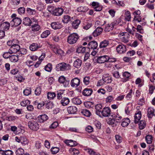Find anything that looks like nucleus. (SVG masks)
<instances>
[{"mask_svg":"<svg viewBox=\"0 0 155 155\" xmlns=\"http://www.w3.org/2000/svg\"><path fill=\"white\" fill-rule=\"evenodd\" d=\"M106 59L105 60H102L101 59H96V61L98 63H103L104 62L107 63L111 62H114L116 61V59Z\"/></svg>","mask_w":155,"mask_h":155,"instance_id":"obj_17","label":"nucleus"},{"mask_svg":"<svg viewBox=\"0 0 155 155\" xmlns=\"http://www.w3.org/2000/svg\"><path fill=\"white\" fill-rule=\"evenodd\" d=\"M113 22L115 25H119L120 26H122L124 24L123 21H122L121 18H118L117 20L114 21Z\"/></svg>","mask_w":155,"mask_h":155,"instance_id":"obj_41","label":"nucleus"},{"mask_svg":"<svg viewBox=\"0 0 155 155\" xmlns=\"http://www.w3.org/2000/svg\"><path fill=\"white\" fill-rule=\"evenodd\" d=\"M50 34L49 30H46L44 31L41 35V37L42 38H45L47 37Z\"/></svg>","mask_w":155,"mask_h":155,"instance_id":"obj_50","label":"nucleus"},{"mask_svg":"<svg viewBox=\"0 0 155 155\" xmlns=\"http://www.w3.org/2000/svg\"><path fill=\"white\" fill-rule=\"evenodd\" d=\"M80 22L81 21L79 19H76L72 23L73 27L74 29L77 28Z\"/></svg>","mask_w":155,"mask_h":155,"instance_id":"obj_40","label":"nucleus"},{"mask_svg":"<svg viewBox=\"0 0 155 155\" xmlns=\"http://www.w3.org/2000/svg\"><path fill=\"white\" fill-rule=\"evenodd\" d=\"M125 19L129 21L130 20L131 15L130 12L129 11H127L125 15Z\"/></svg>","mask_w":155,"mask_h":155,"instance_id":"obj_57","label":"nucleus"},{"mask_svg":"<svg viewBox=\"0 0 155 155\" xmlns=\"http://www.w3.org/2000/svg\"><path fill=\"white\" fill-rule=\"evenodd\" d=\"M88 10L87 7L86 6H80L78 8L77 10L79 12H85Z\"/></svg>","mask_w":155,"mask_h":155,"instance_id":"obj_44","label":"nucleus"},{"mask_svg":"<svg viewBox=\"0 0 155 155\" xmlns=\"http://www.w3.org/2000/svg\"><path fill=\"white\" fill-rule=\"evenodd\" d=\"M146 123L144 120H141L139 124V127L140 130H143L146 127Z\"/></svg>","mask_w":155,"mask_h":155,"instance_id":"obj_39","label":"nucleus"},{"mask_svg":"<svg viewBox=\"0 0 155 155\" xmlns=\"http://www.w3.org/2000/svg\"><path fill=\"white\" fill-rule=\"evenodd\" d=\"M81 113L84 116L87 117H89L91 116V113L89 110L84 109L82 110Z\"/></svg>","mask_w":155,"mask_h":155,"instance_id":"obj_48","label":"nucleus"},{"mask_svg":"<svg viewBox=\"0 0 155 155\" xmlns=\"http://www.w3.org/2000/svg\"><path fill=\"white\" fill-rule=\"evenodd\" d=\"M20 49V47L19 45H16L15 46H12V47H11L9 51H11L12 53L15 54L18 52V55H20L21 57L22 54L21 53V52L19 51V50Z\"/></svg>","mask_w":155,"mask_h":155,"instance_id":"obj_6","label":"nucleus"},{"mask_svg":"<svg viewBox=\"0 0 155 155\" xmlns=\"http://www.w3.org/2000/svg\"><path fill=\"white\" fill-rule=\"evenodd\" d=\"M24 153V150L21 148L17 149L16 152V155H22Z\"/></svg>","mask_w":155,"mask_h":155,"instance_id":"obj_59","label":"nucleus"},{"mask_svg":"<svg viewBox=\"0 0 155 155\" xmlns=\"http://www.w3.org/2000/svg\"><path fill=\"white\" fill-rule=\"evenodd\" d=\"M88 48L95 49L97 47L98 44L96 41H92L88 43Z\"/></svg>","mask_w":155,"mask_h":155,"instance_id":"obj_19","label":"nucleus"},{"mask_svg":"<svg viewBox=\"0 0 155 155\" xmlns=\"http://www.w3.org/2000/svg\"><path fill=\"white\" fill-rule=\"evenodd\" d=\"M18 118L16 116H9L6 117L5 119L6 120H8L9 121H12L15 120Z\"/></svg>","mask_w":155,"mask_h":155,"instance_id":"obj_49","label":"nucleus"},{"mask_svg":"<svg viewBox=\"0 0 155 155\" xmlns=\"http://www.w3.org/2000/svg\"><path fill=\"white\" fill-rule=\"evenodd\" d=\"M141 117V112L140 110L137 111L134 116V122L135 124L138 123Z\"/></svg>","mask_w":155,"mask_h":155,"instance_id":"obj_15","label":"nucleus"},{"mask_svg":"<svg viewBox=\"0 0 155 155\" xmlns=\"http://www.w3.org/2000/svg\"><path fill=\"white\" fill-rule=\"evenodd\" d=\"M41 88L40 87H37L35 90V93L36 95H39L41 94Z\"/></svg>","mask_w":155,"mask_h":155,"instance_id":"obj_60","label":"nucleus"},{"mask_svg":"<svg viewBox=\"0 0 155 155\" xmlns=\"http://www.w3.org/2000/svg\"><path fill=\"white\" fill-rule=\"evenodd\" d=\"M22 23L25 25L29 26L31 24V20L28 17H25L23 19Z\"/></svg>","mask_w":155,"mask_h":155,"instance_id":"obj_35","label":"nucleus"},{"mask_svg":"<svg viewBox=\"0 0 155 155\" xmlns=\"http://www.w3.org/2000/svg\"><path fill=\"white\" fill-rule=\"evenodd\" d=\"M10 26V24L8 22H5L1 24V28L4 30H8Z\"/></svg>","mask_w":155,"mask_h":155,"instance_id":"obj_31","label":"nucleus"},{"mask_svg":"<svg viewBox=\"0 0 155 155\" xmlns=\"http://www.w3.org/2000/svg\"><path fill=\"white\" fill-rule=\"evenodd\" d=\"M121 39L122 42L127 43L129 41L130 35L127 32H122L120 35Z\"/></svg>","mask_w":155,"mask_h":155,"instance_id":"obj_8","label":"nucleus"},{"mask_svg":"<svg viewBox=\"0 0 155 155\" xmlns=\"http://www.w3.org/2000/svg\"><path fill=\"white\" fill-rule=\"evenodd\" d=\"M69 99L67 97H63L60 101V104L63 106L68 105L70 102Z\"/></svg>","mask_w":155,"mask_h":155,"instance_id":"obj_24","label":"nucleus"},{"mask_svg":"<svg viewBox=\"0 0 155 155\" xmlns=\"http://www.w3.org/2000/svg\"><path fill=\"white\" fill-rule=\"evenodd\" d=\"M65 90H60L57 91V98L58 99L60 100L63 97H64Z\"/></svg>","mask_w":155,"mask_h":155,"instance_id":"obj_14","label":"nucleus"},{"mask_svg":"<svg viewBox=\"0 0 155 155\" xmlns=\"http://www.w3.org/2000/svg\"><path fill=\"white\" fill-rule=\"evenodd\" d=\"M21 143L24 145L27 144L28 141L25 136L21 137Z\"/></svg>","mask_w":155,"mask_h":155,"instance_id":"obj_53","label":"nucleus"},{"mask_svg":"<svg viewBox=\"0 0 155 155\" xmlns=\"http://www.w3.org/2000/svg\"><path fill=\"white\" fill-rule=\"evenodd\" d=\"M54 51L55 52L56 54H57L59 55H60V57H62L65 54L63 51L60 49L54 48Z\"/></svg>","mask_w":155,"mask_h":155,"instance_id":"obj_33","label":"nucleus"},{"mask_svg":"<svg viewBox=\"0 0 155 155\" xmlns=\"http://www.w3.org/2000/svg\"><path fill=\"white\" fill-rule=\"evenodd\" d=\"M71 66L69 64L62 62L57 65L56 69L57 71H64L69 70L71 69Z\"/></svg>","mask_w":155,"mask_h":155,"instance_id":"obj_1","label":"nucleus"},{"mask_svg":"<svg viewBox=\"0 0 155 155\" xmlns=\"http://www.w3.org/2000/svg\"><path fill=\"white\" fill-rule=\"evenodd\" d=\"M109 44V41L107 40H104L101 42L100 45L101 48L106 47Z\"/></svg>","mask_w":155,"mask_h":155,"instance_id":"obj_38","label":"nucleus"},{"mask_svg":"<svg viewBox=\"0 0 155 155\" xmlns=\"http://www.w3.org/2000/svg\"><path fill=\"white\" fill-rule=\"evenodd\" d=\"M102 107V105L101 104H98L95 106V108L96 110V113L99 116H101Z\"/></svg>","mask_w":155,"mask_h":155,"instance_id":"obj_25","label":"nucleus"},{"mask_svg":"<svg viewBox=\"0 0 155 155\" xmlns=\"http://www.w3.org/2000/svg\"><path fill=\"white\" fill-rule=\"evenodd\" d=\"M51 151L52 154H55L59 151V149L56 147H52L51 148Z\"/></svg>","mask_w":155,"mask_h":155,"instance_id":"obj_56","label":"nucleus"},{"mask_svg":"<svg viewBox=\"0 0 155 155\" xmlns=\"http://www.w3.org/2000/svg\"><path fill=\"white\" fill-rule=\"evenodd\" d=\"M80 80L77 78L72 79L71 82V85L72 87H77L80 84Z\"/></svg>","mask_w":155,"mask_h":155,"instance_id":"obj_12","label":"nucleus"},{"mask_svg":"<svg viewBox=\"0 0 155 155\" xmlns=\"http://www.w3.org/2000/svg\"><path fill=\"white\" fill-rule=\"evenodd\" d=\"M45 8L44 5L41 2L39 3L37 6V8L39 11H41Z\"/></svg>","mask_w":155,"mask_h":155,"instance_id":"obj_52","label":"nucleus"},{"mask_svg":"<svg viewBox=\"0 0 155 155\" xmlns=\"http://www.w3.org/2000/svg\"><path fill=\"white\" fill-rule=\"evenodd\" d=\"M86 48L87 47H82V46L79 47L77 50V52L78 53H84L85 52Z\"/></svg>","mask_w":155,"mask_h":155,"instance_id":"obj_51","label":"nucleus"},{"mask_svg":"<svg viewBox=\"0 0 155 155\" xmlns=\"http://www.w3.org/2000/svg\"><path fill=\"white\" fill-rule=\"evenodd\" d=\"M92 25V23L88 22H85L83 25V29L87 30L89 29Z\"/></svg>","mask_w":155,"mask_h":155,"instance_id":"obj_43","label":"nucleus"},{"mask_svg":"<svg viewBox=\"0 0 155 155\" xmlns=\"http://www.w3.org/2000/svg\"><path fill=\"white\" fill-rule=\"evenodd\" d=\"M154 109L152 107H150L147 109V117L149 118H151L155 115L154 114Z\"/></svg>","mask_w":155,"mask_h":155,"instance_id":"obj_26","label":"nucleus"},{"mask_svg":"<svg viewBox=\"0 0 155 155\" xmlns=\"http://www.w3.org/2000/svg\"><path fill=\"white\" fill-rule=\"evenodd\" d=\"M82 63V61L79 59H78L74 61V66L77 68H79L81 67Z\"/></svg>","mask_w":155,"mask_h":155,"instance_id":"obj_37","label":"nucleus"},{"mask_svg":"<svg viewBox=\"0 0 155 155\" xmlns=\"http://www.w3.org/2000/svg\"><path fill=\"white\" fill-rule=\"evenodd\" d=\"M67 111L70 114H74L77 111V108L74 106H70L67 108Z\"/></svg>","mask_w":155,"mask_h":155,"instance_id":"obj_22","label":"nucleus"},{"mask_svg":"<svg viewBox=\"0 0 155 155\" xmlns=\"http://www.w3.org/2000/svg\"><path fill=\"white\" fill-rule=\"evenodd\" d=\"M136 29L137 30V31L140 33L143 34L144 33V30L143 29V27L140 25H138L137 26Z\"/></svg>","mask_w":155,"mask_h":155,"instance_id":"obj_63","label":"nucleus"},{"mask_svg":"<svg viewBox=\"0 0 155 155\" xmlns=\"http://www.w3.org/2000/svg\"><path fill=\"white\" fill-rule=\"evenodd\" d=\"M51 26L52 28L56 30L61 28L62 25L59 22H53L51 23Z\"/></svg>","mask_w":155,"mask_h":155,"instance_id":"obj_20","label":"nucleus"},{"mask_svg":"<svg viewBox=\"0 0 155 155\" xmlns=\"http://www.w3.org/2000/svg\"><path fill=\"white\" fill-rule=\"evenodd\" d=\"M59 82L61 83H63L64 87L68 86L69 84V82L66 81L65 77L63 76H60L58 79Z\"/></svg>","mask_w":155,"mask_h":155,"instance_id":"obj_18","label":"nucleus"},{"mask_svg":"<svg viewBox=\"0 0 155 155\" xmlns=\"http://www.w3.org/2000/svg\"><path fill=\"white\" fill-rule=\"evenodd\" d=\"M21 22V19L18 17H17L12 19L11 21V24L12 27H16L20 25Z\"/></svg>","mask_w":155,"mask_h":155,"instance_id":"obj_9","label":"nucleus"},{"mask_svg":"<svg viewBox=\"0 0 155 155\" xmlns=\"http://www.w3.org/2000/svg\"><path fill=\"white\" fill-rule=\"evenodd\" d=\"M114 99V97L111 96H108L106 99V101L107 103H110Z\"/></svg>","mask_w":155,"mask_h":155,"instance_id":"obj_64","label":"nucleus"},{"mask_svg":"<svg viewBox=\"0 0 155 155\" xmlns=\"http://www.w3.org/2000/svg\"><path fill=\"white\" fill-rule=\"evenodd\" d=\"M31 89L30 87H27L26 89L24 90L23 91V93L24 95L28 96L31 94Z\"/></svg>","mask_w":155,"mask_h":155,"instance_id":"obj_45","label":"nucleus"},{"mask_svg":"<svg viewBox=\"0 0 155 155\" xmlns=\"http://www.w3.org/2000/svg\"><path fill=\"white\" fill-rule=\"evenodd\" d=\"M145 139L147 143L149 144L152 143L153 140V137L150 135H147L145 137Z\"/></svg>","mask_w":155,"mask_h":155,"instance_id":"obj_36","label":"nucleus"},{"mask_svg":"<svg viewBox=\"0 0 155 155\" xmlns=\"http://www.w3.org/2000/svg\"><path fill=\"white\" fill-rule=\"evenodd\" d=\"M115 26V25L113 22L110 24H108L106 25L104 31L106 32H108L112 30Z\"/></svg>","mask_w":155,"mask_h":155,"instance_id":"obj_21","label":"nucleus"},{"mask_svg":"<svg viewBox=\"0 0 155 155\" xmlns=\"http://www.w3.org/2000/svg\"><path fill=\"white\" fill-rule=\"evenodd\" d=\"M41 48L40 45H39L38 44L35 43H33L31 44L29 46L30 49L32 51H35L38 50V49Z\"/></svg>","mask_w":155,"mask_h":155,"instance_id":"obj_27","label":"nucleus"},{"mask_svg":"<svg viewBox=\"0 0 155 155\" xmlns=\"http://www.w3.org/2000/svg\"><path fill=\"white\" fill-rule=\"evenodd\" d=\"M52 65L51 64L48 63L45 67V70L48 72H50L52 69Z\"/></svg>","mask_w":155,"mask_h":155,"instance_id":"obj_54","label":"nucleus"},{"mask_svg":"<svg viewBox=\"0 0 155 155\" xmlns=\"http://www.w3.org/2000/svg\"><path fill=\"white\" fill-rule=\"evenodd\" d=\"M132 93L133 90L132 89H130L126 97V98L127 100H131L132 97Z\"/></svg>","mask_w":155,"mask_h":155,"instance_id":"obj_61","label":"nucleus"},{"mask_svg":"<svg viewBox=\"0 0 155 155\" xmlns=\"http://www.w3.org/2000/svg\"><path fill=\"white\" fill-rule=\"evenodd\" d=\"M28 126L29 128L32 130L36 131L39 128V125L37 122L31 120L28 123Z\"/></svg>","mask_w":155,"mask_h":155,"instance_id":"obj_5","label":"nucleus"},{"mask_svg":"<svg viewBox=\"0 0 155 155\" xmlns=\"http://www.w3.org/2000/svg\"><path fill=\"white\" fill-rule=\"evenodd\" d=\"M49 11L50 10L55 13L57 15H61L64 12L63 9L61 8H56L53 6L49 7L48 8Z\"/></svg>","mask_w":155,"mask_h":155,"instance_id":"obj_3","label":"nucleus"},{"mask_svg":"<svg viewBox=\"0 0 155 155\" xmlns=\"http://www.w3.org/2000/svg\"><path fill=\"white\" fill-rule=\"evenodd\" d=\"M103 29L101 27H98L93 33V35L94 37H97L102 33Z\"/></svg>","mask_w":155,"mask_h":155,"instance_id":"obj_23","label":"nucleus"},{"mask_svg":"<svg viewBox=\"0 0 155 155\" xmlns=\"http://www.w3.org/2000/svg\"><path fill=\"white\" fill-rule=\"evenodd\" d=\"M71 19L72 18L70 16L67 15H65L63 16L62 21L64 23H67L71 21Z\"/></svg>","mask_w":155,"mask_h":155,"instance_id":"obj_32","label":"nucleus"},{"mask_svg":"<svg viewBox=\"0 0 155 155\" xmlns=\"http://www.w3.org/2000/svg\"><path fill=\"white\" fill-rule=\"evenodd\" d=\"M131 25H128L127 28H126V31L130 34L132 35H134V32L135 31V30H132V29L130 28Z\"/></svg>","mask_w":155,"mask_h":155,"instance_id":"obj_58","label":"nucleus"},{"mask_svg":"<svg viewBox=\"0 0 155 155\" xmlns=\"http://www.w3.org/2000/svg\"><path fill=\"white\" fill-rule=\"evenodd\" d=\"M111 110L108 107H105L103 108L101 114L104 117H108L110 115Z\"/></svg>","mask_w":155,"mask_h":155,"instance_id":"obj_7","label":"nucleus"},{"mask_svg":"<svg viewBox=\"0 0 155 155\" xmlns=\"http://www.w3.org/2000/svg\"><path fill=\"white\" fill-rule=\"evenodd\" d=\"M48 118V116L46 114L41 115L38 117V120L40 123H43Z\"/></svg>","mask_w":155,"mask_h":155,"instance_id":"obj_28","label":"nucleus"},{"mask_svg":"<svg viewBox=\"0 0 155 155\" xmlns=\"http://www.w3.org/2000/svg\"><path fill=\"white\" fill-rule=\"evenodd\" d=\"M26 11L30 15H34L36 13V11L35 9H32L30 8H27Z\"/></svg>","mask_w":155,"mask_h":155,"instance_id":"obj_55","label":"nucleus"},{"mask_svg":"<svg viewBox=\"0 0 155 155\" xmlns=\"http://www.w3.org/2000/svg\"><path fill=\"white\" fill-rule=\"evenodd\" d=\"M56 95L54 92H48L47 94L48 98L50 100H52L56 97Z\"/></svg>","mask_w":155,"mask_h":155,"instance_id":"obj_47","label":"nucleus"},{"mask_svg":"<svg viewBox=\"0 0 155 155\" xmlns=\"http://www.w3.org/2000/svg\"><path fill=\"white\" fill-rule=\"evenodd\" d=\"M79 38V36L77 33H73L68 37L67 42L70 44H73L77 42Z\"/></svg>","mask_w":155,"mask_h":155,"instance_id":"obj_2","label":"nucleus"},{"mask_svg":"<svg viewBox=\"0 0 155 155\" xmlns=\"http://www.w3.org/2000/svg\"><path fill=\"white\" fill-rule=\"evenodd\" d=\"M40 29V26L38 25V23L33 24V25L31 26V29L34 32L38 31Z\"/></svg>","mask_w":155,"mask_h":155,"instance_id":"obj_29","label":"nucleus"},{"mask_svg":"<svg viewBox=\"0 0 155 155\" xmlns=\"http://www.w3.org/2000/svg\"><path fill=\"white\" fill-rule=\"evenodd\" d=\"M69 153L72 155L78 154L79 153V150L73 147H71L69 149Z\"/></svg>","mask_w":155,"mask_h":155,"instance_id":"obj_34","label":"nucleus"},{"mask_svg":"<svg viewBox=\"0 0 155 155\" xmlns=\"http://www.w3.org/2000/svg\"><path fill=\"white\" fill-rule=\"evenodd\" d=\"M90 82V77L89 76H86L83 78V82L85 85H88Z\"/></svg>","mask_w":155,"mask_h":155,"instance_id":"obj_46","label":"nucleus"},{"mask_svg":"<svg viewBox=\"0 0 155 155\" xmlns=\"http://www.w3.org/2000/svg\"><path fill=\"white\" fill-rule=\"evenodd\" d=\"M123 78L121 79V81L123 82H125L130 79L131 74L128 71H125L123 73Z\"/></svg>","mask_w":155,"mask_h":155,"instance_id":"obj_13","label":"nucleus"},{"mask_svg":"<svg viewBox=\"0 0 155 155\" xmlns=\"http://www.w3.org/2000/svg\"><path fill=\"white\" fill-rule=\"evenodd\" d=\"M72 103L76 105H80L82 103L81 100L78 98L74 97L72 99Z\"/></svg>","mask_w":155,"mask_h":155,"instance_id":"obj_42","label":"nucleus"},{"mask_svg":"<svg viewBox=\"0 0 155 155\" xmlns=\"http://www.w3.org/2000/svg\"><path fill=\"white\" fill-rule=\"evenodd\" d=\"M93 92V90L90 88H87L84 89L82 92L83 95L85 96H90Z\"/></svg>","mask_w":155,"mask_h":155,"instance_id":"obj_16","label":"nucleus"},{"mask_svg":"<svg viewBox=\"0 0 155 155\" xmlns=\"http://www.w3.org/2000/svg\"><path fill=\"white\" fill-rule=\"evenodd\" d=\"M30 104V101L28 100H23L20 103L21 105L23 107L26 106L28 104Z\"/></svg>","mask_w":155,"mask_h":155,"instance_id":"obj_62","label":"nucleus"},{"mask_svg":"<svg viewBox=\"0 0 155 155\" xmlns=\"http://www.w3.org/2000/svg\"><path fill=\"white\" fill-rule=\"evenodd\" d=\"M117 52L120 54H123L126 51V47L123 44L118 45L116 48Z\"/></svg>","mask_w":155,"mask_h":155,"instance_id":"obj_11","label":"nucleus"},{"mask_svg":"<svg viewBox=\"0 0 155 155\" xmlns=\"http://www.w3.org/2000/svg\"><path fill=\"white\" fill-rule=\"evenodd\" d=\"M111 117H112V119H111V122H110V124H114L115 121L117 122H120L122 119L121 116L117 112L112 115Z\"/></svg>","mask_w":155,"mask_h":155,"instance_id":"obj_4","label":"nucleus"},{"mask_svg":"<svg viewBox=\"0 0 155 155\" xmlns=\"http://www.w3.org/2000/svg\"><path fill=\"white\" fill-rule=\"evenodd\" d=\"M130 122V120L128 118H124L122 120L121 125L123 127H126L129 124Z\"/></svg>","mask_w":155,"mask_h":155,"instance_id":"obj_30","label":"nucleus"},{"mask_svg":"<svg viewBox=\"0 0 155 155\" xmlns=\"http://www.w3.org/2000/svg\"><path fill=\"white\" fill-rule=\"evenodd\" d=\"M11 54L12 53L10 51H9L8 52H5L3 54V57L4 58H18V57H20V55H18V54L17 55H12Z\"/></svg>","mask_w":155,"mask_h":155,"instance_id":"obj_10","label":"nucleus"}]
</instances>
